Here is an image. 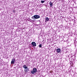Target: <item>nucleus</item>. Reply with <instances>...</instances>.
I'll use <instances>...</instances> for the list:
<instances>
[{
	"instance_id": "f257e3e1",
	"label": "nucleus",
	"mask_w": 77,
	"mask_h": 77,
	"mask_svg": "<svg viewBox=\"0 0 77 77\" xmlns=\"http://www.w3.org/2000/svg\"><path fill=\"white\" fill-rule=\"evenodd\" d=\"M37 72V69L35 68H33V70L31 71V73L32 74H34L35 73Z\"/></svg>"
},
{
	"instance_id": "f03ea898",
	"label": "nucleus",
	"mask_w": 77,
	"mask_h": 77,
	"mask_svg": "<svg viewBox=\"0 0 77 77\" xmlns=\"http://www.w3.org/2000/svg\"><path fill=\"white\" fill-rule=\"evenodd\" d=\"M56 51L57 52V53H61L62 50L60 48H58L57 49Z\"/></svg>"
},
{
	"instance_id": "7ed1b4c3",
	"label": "nucleus",
	"mask_w": 77,
	"mask_h": 77,
	"mask_svg": "<svg viewBox=\"0 0 77 77\" xmlns=\"http://www.w3.org/2000/svg\"><path fill=\"white\" fill-rule=\"evenodd\" d=\"M34 17L35 18V19H38V18H39L40 16L38 15H35L34 16Z\"/></svg>"
},
{
	"instance_id": "20e7f679",
	"label": "nucleus",
	"mask_w": 77,
	"mask_h": 77,
	"mask_svg": "<svg viewBox=\"0 0 77 77\" xmlns=\"http://www.w3.org/2000/svg\"><path fill=\"white\" fill-rule=\"evenodd\" d=\"M15 59H12V60L11 62V64H14V63H15Z\"/></svg>"
},
{
	"instance_id": "39448f33",
	"label": "nucleus",
	"mask_w": 77,
	"mask_h": 77,
	"mask_svg": "<svg viewBox=\"0 0 77 77\" xmlns=\"http://www.w3.org/2000/svg\"><path fill=\"white\" fill-rule=\"evenodd\" d=\"M31 44L32 45H33V46H34V47H36V43L35 42H32Z\"/></svg>"
},
{
	"instance_id": "423d86ee",
	"label": "nucleus",
	"mask_w": 77,
	"mask_h": 77,
	"mask_svg": "<svg viewBox=\"0 0 77 77\" xmlns=\"http://www.w3.org/2000/svg\"><path fill=\"white\" fill-rule=\"evenodd\" d=\"M45 22H47L49 20V19L48 17H46L45 18Z\"/></svg>"
},
{
	"instance_id": "0eeeda50",
	"label": "nucleus",
	"mask_w": 77,
	"mask_h": 77,
	"mask_svg": "<svg viewBox=\"0 0 77 77\" xmlns=\"http://www.w3.org/2000/svg\"><path fill=\"white\" fill-rule=\"evenodd\" d=\"M49 4H50V5L51 7L52 6H53V3L51 2H50L49 3Z\"/></svg>"
},
{
	"instance_id": "6e6552de",
	"label": "nucleus",
	"mask_w": 77,
	"mask_h": 77,
	"mask_svg": "<svg viewBox=\"0 0 77 77\" xmlns=\"http://www.w3.org/2000/svg\"><path fill=\"white\" fill-rule=\"evenodd\" d=\"M23 67L24 68V69H26V68H27V67L26 65H24L23 66Z\"/></svg>"
},
{
	"instance_id": "1a4fd4ad",
	"label": "nucleus",
	"mask_w": 77,
	"mask_h": 77,
	"mask_svg": "<svg viewBox=\"0 0 77 77\" xmlns=\"http://www.w3.org/2000/svg\"><path fill=\"white\" fill-rule=\"evenodd\" d=\"M25 69H26L25 70V71L26 72H27V71L29 70V68H28V67H27V68H26Z\"/></svg>"
},
{
	"instance_id": "9d476101",
	"label": "nucleus",
	"mask_w": 77,
	"mask_h": 77,
	"mask_svg": "<svg viewBox=\"0 0 77 77\" xmlns=\"http://www.w3.org/2000/svg\"><path fill=\"white\" fill-rule=\"evenodd\" d=\"M39 47L40 48H41L42 47V44H40L39 45Z\"/></svg>"
},
{
	"instance_id": "9b49d317",
	"label": "nucleus",
	"mask_w": 77,
	"mask_h": 77,
	"mask_svg": "<svg viewBox=\"0 0 77 77\" xmlns=\"http://www.w3.org/2000/svg\"><path fill=\"white\" fill-rule=\"evenodd\" d=\"M44 2H45V1H41V3H44Z\"/></svg>"
},
{
	"instance_id": "f8f14e48",
	"label": "nucleus",
	"mask_w": 77,
	"mask_h": 77,
	"mask_svg": "<svg viewBox=\"0 0 77 77\" xmlns=\"http://www.w3.org/2000/svg\"><path fill=\"white\" fill-rule=\"evenodd\" d=\"M32 19L34 18V16L32 17Z\"/></svg>"
},
{
	"instance_id": "ddd939ff",
	"label": "nucleus",
	"mask_w": 77,
	"mask_h": 77,
	"mask_svg": "<svg viewBox=\"0 0 77 77\" xmlns=\"http://www.w3.org/2000/svg\"><path fill=\"white\" fill-rule=\"evenodd\" d=\"M38 21H40V20H38Z\"/></svg>"
}]
</instances>
